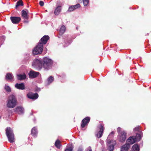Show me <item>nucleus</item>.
<instances>
[{"label":"nucleus","instance_id":"27","mask_svg":"<svg viewBox=\"0 0 151 151\" xmlns=\"http://www.w3.org/2000/svg\"><path fill=\"white\" fill-rule=\"evenodd\" d=\"M74 8V7L72 5L69 7L68 10V11L69 12H71L75 10Z\"/></svg>","mask_w":151,"mask_h":151},{"label":"nucleus","instance_id":"32","mask_svg":"<svg viewBox=\"0 0 151 151\" xmlns=\"http://www.w3.org/2000/svg\"><path fill=\"white\" fill-rule=\"evenodd\" d=\"M134 130L135 132H138L139 133H141V132L140 131V130L139 126H137L134 129Z\"/></svg>","mask_w":151,"mask_h":151},{"label":"nucleus","instance_id":"22","mask_svg":"<svg viewBox=\"0 0 151 151\" xmlns=\"http://www.w3.org/2000/svg\"><path fill=\"white\" fill-rule=\"evenodd\" d=\"M141 133H137L136 136L135 137L136 141H140L141 138Z\"/></svg>","mask_w":151,"mask_h":151},{"label":"nucleus","instance_id":"8","mask_svg":"<svg viewBox=\"0 0 151 151\" xmlns=\"http://www.w3.org/2000/svg\"><path fill=\"white\" fill-rule=\"evenodd\" d=\"M99 130L96 135L98 138H100L102 136L103 134L104 131V125L101 124L99 125Z\"/></svg>","mask_w":151,"mask_h":151},{"label":"nucleus","instance_id":"21","mask_svg":"<svg viewBox=\"0 0 151 151\" xmlns=\"http://www.w3.org/2000/svg\"><path fill=\"white\" fill-rule=\"evenodd\" d=\"M65 26H63L60 28V35H61L65 32Z\"/></svg>","mask_w":151,"mask_h":151},{"label":"nucleus","instance_id":"28","mask_svg":"<svg viewBox=\"0 0 151 151\" xmlns=\"http://www.w3.org/2000/svg\"><path fill=\"white\" fill-rule=\"evenodd\" d=\"M114 149V145H111L109 146L108 149L110 151H112Z\"/></svg>","mask_w":151,"mask_h":151},{"label":"nucleus","instance_id":"44","mask_svg":"<svg viewBox=\"0 0 151 151\" xmlns=\"http://www.w3.org/2000/svg\"><path fill=\"white\" fill-rule=\"evenodd\" d=\"M9 112L11 113H12V111H10Z\"/></svg>","mask_w":151,"mask_h":151},{"label":"nucleus","instance_id":"43","mask_svg":"<svg viewBox=\"0 0 151 151\" xmlns=\"http://www.w3.org/2000/svg\"><path fill=\"white\" fill-rule=\"evenodd\" d=\"M65 77V75H64L62 76V78H64Z\"/></svg>","mask_w":151,"mask_h":151},{"label":"nucleus","instance_id":"6","mask_svg":"<svg viewBox=\"0 0 151 151\" xmlns=\"http://www.w3.org/2000/svg\"><path fill=\"white\" fill-rule=\"evenodd\" d=\"M127 134L125 131H123L122 133L118 134L117 137L119 141L122 142H124L126 139Z\"/></svg>","mask_w":151,"mask_h":151},{"label":"nucleus","instance_id":"30","mask_svg":"<svg viewBox=\"0 0 151 151\" xmlns=\"http://www.w3.org/2000/svg\"><path fill=\"white\" fill-rule=\"evenodd\" d=\"M90 120V117H86V126L87 125Z\"/></svg>","mask_w":151,"mask_h":151},{"label":"nucleus","instance_id":"48","mask_svg":"<svg viewBox=\"0 0 151 151\" xmlns=\"http://www.w3.org/2000/svg\"><path fill=\"white\" fill-rule=\"evenodd\" d=\"M32 114H31V115H32Z\"/></svg>","mask_w":151,"mask_h":151},{"label":"nucleus","instance_id":"2","mask_svg":"<svg viewBox=\"0 0 151 151\" xmlns=\"http://www.w3.org/2000/svg\"><path fill=\"white\" fill-rule=\"evenodd\" d=\"M42 60L43 67L45 70H48L51 68L53 64L51 59L46 57L44 58Z\"/></svg>","mask_w":151,"mask_h":151},{"label":"nucleus","instance_id":"11","mask_svg":"<svg viewBox=\"0 0 151 151\" xmlns=\"http://www.w3.org/2000/svg\"><path fill=\"white\" fill-rule=\"evenodd\" d=\"M24 111V108L22 106H17L15 109V112L19 114H23Z\"/></svg>","mask_w":151,"mask_h":151},{"label":"nucleus","instance_id":"13","mask_svg":"<svg viewBox=\"0 0 151 151\" xmlns=\"http://www.w3.org/2000/svg\"><path fill=\"white\" fill-rule=\"evenodd\" d=\"M5 79L6 80L9 81H12L14 79V77L12 73H7L6 74Z\"/></svg>","mask_w":151,"mask_h":151},{"label":"nucleus","instance_id":"41","mask_svg":"<svg viewBox=\"0 0 151 151\" xmlns=\"http://www.w3.org/2000/svg\"><path fill=\"white\" fill-rule=\"evenodd\" d=\"M114 134V132H111V133H110V134Z\"/></svg>","mask_w":151,"mask_h":151},{"label":"nucleus","instance_id":"10","mask_svg":"<svg viewBox=\"0 0 151 151\" xmlns=\"http://www.w3.org/2000/svg\"><path fill=\"white\" fill-rule=\"evenodd\" d=\"M136 141L135 136L130 137L127 139V142L126 144H129V146H130V145L133 144Z\"/></svg>","mask_w":151,"mask_h":151},{"label":"nucleus","instance_id":"33","mask_svg":"<svg viewBox=\"0 0 151 151\" xmlns=\"http://www.w3.org/2000/svg\"><path fill=\"white\" fill-rule=\"evenodd\" d=\"M73 6L74 7V8H74L75 9H76L80 7V5L79 4H77Z\"/></svg>","mask_w":151,"mask_h":151},{"label":"nucleus","instance_id":"45","mask_svg":"<svg viewBox=\"0 0 151 151\" xmlns=\"http://www.w3.org/2000/svg\"><path fill=\"white\" fill-rule=\"evenodd\" d=\"M88 151H92V150H90Z\"/></svg>","mask_w":151,"mask_h":151},{"label":"nucleus","instance_id":"39","mask_svg":"<svg viewBox=\"0 0 151 151\" xmlns=\"http://www.w3.org/2000/svg\"><path fill=\"white\" fill-rule=\"evenodd\" d=\"M89 2V0H86V6L88 4Z\"/></svg>","mask_w":151,"mask_h":151},{"label":"nucleus","instance_id":"40","mask_svg":"<svg viewBox=\"0 0 151 151\" xmlns=\"http://www.w3.org/2000/svg\"><path fill=\"white\" fill-rule=\"evenodd\" d=\"M83 1L84 5L85 6V0H83Z\"/></svg>","mask_w":151,"mask_h":151},{"label":"nucleus","instance_id":"20","mask_svg":"<svg viewBox=\"0 0 151 151\" xmlns=\"http://www.w3.org/2000/svg\"><path fill=\"white\" fill-rule=\"evenodd\" d=\"M139 148L137 144H135L134 145L132 148V151H139Z\"/></svg>","mask_w":151,"mask_h":151},{"label":"nucleus","instance_id":"19","mask_svg":"<svg viewBox=\"0 0 151 151\" xmlns=\"http://www.w3.org/2000/svg\"><path fill=\"white\" fill-rule=\"evenodd\" d=\"M17 76V79L19 80H22L25 79L26 78V75L25 74L23 75L18 74Z\"/></svg>","mask_w":151,"mask_h":151},{"label":"nucleus","instance_id":"42","mask_svg":"<svg viewBox=\"0 0 151 151\" xmlns=\"http://www.w3.org/2000/svg\"><path fill=\"white\" fill-rule=\"evenodd\" d=\"M111 143V141H109L108 142V144H110Z\"/></svg>","mask_w":151,"mask_h":151},{"label":"nucleus","instance_id":"37","mask_svg":"<svg viewBox=\"0 0 151 151\" xmlns=\"http://www.w3.org/2000/svg\"><path fill=\"white\" fill-rule=\"evenodd\" d=\"M39 4L41 6H43L44 5V3L42 1H40L39 2Z\"/></svg>","mask_w":151,"mask_h":151},{"label":"nucleus","instance_id":"23","mask_svg":"<svg viewBox=\"0 0 151 151\" xmlns=\"http://www.w3.org/2000/svg\"><path fill=\"white\" fill-rule=\"evenodd\" d=\"M23 5V3L22 0H19L18 1L16 5V9L19 6H22Z\"/></svg>","mask_w":151,"mask_h":151},{"label":"nucleus","instance_id":"7","mask_svg":"<svg viewBox=\"0 0 151 151\" xmlns=\"http://www.w3.org/2000/svg\"><path fill=\"white\" fill-rule=\"evenodd\" d=\"M27 96L29 99L35 100L38 98L39 96L37 93H33L32 92H29L27 94Z\"/></svg>","mask_w":151,"mask_h":151},{"label":"nucleus","instance_id":"17","mask_svg":"<svg viewBox=\"0 0 151 151\" xmlns=\"http://www.w3.org/2000/svg\"><path fill=\"white\" fill-rule=\"evenodd\" d=\"M37 133V128L35 127H34L31 130V134L33 136L36 137Z\"/></svg>","mask_w":151,"mask_h":151},{"label":"nucleus","instance_id":"18","mask_svg":"<svg viewBox=\"0 0 151 151\" xmlns=\"http://www.w3.org/2000/svg\"><path fill=\"white\" fill-rule=\"evenodd\" d=\"M61 6H58L57 7L55 10L54 13L56 15H58L61 12Z\"/></svg>","mask_w":151,"mask_h":151},{"label":"nucleus","instance_id":"15","mask_svg":"<svg viewBox=\"0 0 151 151\" xmlns=\"http://www.w3.org/2000/svg\"><path fill=\"white\" fill-rule=\"evenodd\" d=\"M22 16L24 19H28L29 18V16L28 15V12L26 11L22 10Z\"/></svg>","mask_w":151,"mask_h":151},{"label":"nucleus","instance_id":"5","mask_svg":"<svg viewBox=\"0 0 151 151\" xmlns=\"http://www.w3.org/2000/svg\"><path fill=\"white\" fill-rule=\"evenodd\" d=\"M17 100L15 96L13 95L9 96L7 104V106L9 108H13L16 105Z\"/></svg>","mask_w":151,"mask_h":151},{"label":"nucleus","instance_id":"3","mask_svg":"<svg viewBox=\"0 0 151 151\" xmlns=\"http://www.w3.org/2000/svg\"><path fill=\"white\" fill-rule=\"evenodd\" d=\"M6 133L9 141L11 143L14 142V134L12 129L9 127H7L6 130Z\"/></svg>","mask_w":151,"mask_h":151},{"label":"nucleus","instance_id":"4","mask_svg":"<svg viewBox=\"0 0 151 151\" xmlns=\"http://www.w3.org/2000/svg\"><path fill=\"white\" fill-rule=\"evenodd\" d=\"M32 66L38 70H41L43 67L42 60L41 59H36L33 60Z\"/></svg>","mask_w":151,"mask_h":151},{"label":"nucleus","instance_id":"36","mask_svg":"<svg viewBox=\"0 0 151 151\" xmlns=\"http://www.w3.org/2000/svg\"><path fill=\"white\" fill-rule=\"evenodd\" d=\"M73 148L70 147L68 148H66L65 151H72Z\"/></svg>","mask_w":151,"mask_h":151},{"label":"nucleus","instance_id":"31","mask_svg":"<svg viewBox=\"0 0 151 151\" xmlns=\"http://www.w3.org/2000/svg\"><path fill=\"white\" fill-rule=\"evenodd\" d=\"M67 43H66V42H65V44L66 45H64V47H65L67 46L68 45H69L71 42H72V40H67Z\"/></svg>","mask_w":151,"mask_h":151},{"label":"nucleus","instance_id":"26","mask_svg":"<svg viewBox=\"0 0 151 151\" xmlns=\"http://www.w3.org/2000/svg\"><path fill=\"white\" fill-rule=\"evenodd\" d=\"M4 89L8 92L11 91V89L10 88L9 86L6 85L5 86Z\"/></svg>","mask_w":151,"mask_h":151},{"label":"nucleus","instance_id":"12","mask_svg":"<svg viewBox=\"0 0 151 151\" xmlns=\"http://www.w3.org/2000/svg\"><path fill=\"white\" fill-rule=\"evenodd\" d=\"M10 19L12 23L14 24H17L20 21L21 18L18 17H11Z\"/></svg>","mask_w":151,"mask_h":151},{"label":"nucleus","instance_id":"29","mask_svg":"<svg viewBox=\"0 0 151 151\" xmlns=\"http://www.w3.org/2000/svg\"><path fill=\"white\" fill-rule=\"evenodd\" d=\"M82 123L81 125V128H83L85 127V118L82 120Z\"/></svg>","mask_w":151,"mask_h":151},{"label":"nucleus","instance_id":"47","mask_svg":"<svg viewBox=\"0 0 151 151\" xmlns=\"http://www.w3.org/2000/svg\"><path fill=\"white\" fill-rule=\"evenodd\" d=\"M61 76H59V77H61Z\"/></svg>","mask_w":151,"mask_h":151},{"label":"nucleus","instance_id":"1","mask_svg":"<svg viewBox=\"0 0 151 151\" xmlns=\"http://www.w3.org/2000/svg\"><path fill=\"white\" fill-rule=\"evenodd\" d=\"M49 37L48 35H44L40 40L39 42L33 50L32 53L34 55H37L41 54L43 50V45L45 44L48 40Z\"/></svg>","mask_w":151,"mask_h":151},{"label":"nucleus","instance_id":"34","mask_svg":"<svg viewBox=\"0 0 151 151\" xmlns=\"http://www.w3.org/2000/svg\"><path fill=\"white\" fill-rule=\"evenodd\" d=\"M117 131L118 134L122 133V128L120 127H118L117 129Z\"/></svg>","mask_w":151,"mask_h":151},{"label":"nucleus","instance_id":"25","mask_svg":"<svg viewBox=\"0 0 151 151\" xmlns=\"http://www.w3.org/2000/svg\"><path fill=\"white\" fill-rule=\"evenodd\" d=\"M55 145L57 148H60V140H57L55 142Z\"/></svg>","mask_w":151,"mask_h":151},{"label":"nucleus","instance_id":"16","mask_svg":"<svg viewBox=\"0 0 151 151\" xmlns=\"http://www.w3.org/2000/svg\"><path fill=\"white\" fill-rule=\"evenodd\" d=\"M129 147V144H125L121 147V151H128Z\"/></svg>","mask_w":151,"mask_h":151},{"label":"nucleus","instance_id":"24","mask_svg":"<svg viewBox=\"0 0 151 151\" xmlns=\"http://www.w3.org/2000/svg\"><path fill=\"white\" fill-rule=\"evenodd\" d=\"M53 80L54 78L52 76H51L49 77L47 79L48 85H49L53 81Z\"/></svg>","mask_w":151,"mask_h":151},{"label":"nucleus","instance_id":"9","mask_svg":"<svg viewBox=\"0 0 151 151\" xmlns=\"http://www.w3.org/2000/svg\"><path fill=\"white\" fill-rule=\"evenodd\" d=\"M39 74V72H35L31 70L29 73L28 75L30 78H33L37 77Z\"/></svg>","mask_w":151,"mask_h":151},{"label":"nucleus","instance_id":"14","mask_svg":"<svg viewBox=\"0 0 151 151\" xmlns=\"http://www.w3.org/2000/svg\"><path fill=\"white\" fill-rule=\"evenodd\" d=\"M15 86L17 88L19 89L24 90L25 88L24 85L23 83H17L15 85Z\"/></svg>","mask_w":151,"mask_h":151},{"label":"nucleus","instance_id":"38","mask_svg":"<svg viewBox=\"0 0 151 151\" xmlns=\"http://www.w3.org/2000/svg\"><path fill=\"white\" fill-rule=\"evenodd\" d=\"M29 22V21L28 20H27V19H24V20L23 21V22L24 23H28Z\"/></svg>","mask_w":151,"mask_h":151},{"label":"nucleus","instance_id":"46","mask_svg":"<svg viewBox=\"0 0 151 151\" xmlns=\"http://www.w3.org/2000/svg\"><path fill=\"white\" fill-rule=\"evenodd\" d=\"M1 116L0 115V119L1 118Z\"/></svg>","mask_w":151,"mask_h":151},{"label":"nucleus","instance_id":"35","mask_svg":"<svg viewBox=\"0 0 151 151\" xmlns=\"http://www.w3.org/2000/svg\"><path fill=\"white\" fill-rule=\"evenodd\" d=\"M83 148L82 145H81L78 147L77 151H83Z\"/></svg>","mask_w":151,"mask_h":151}]
</instances>
